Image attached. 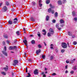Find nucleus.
Masks as SVG:
<instances>
[{
	"instance_id": "35",
	"label": "nucleus",
	"mask_w": 77,
	"mask_h": 77,
	"mask_svg": "<svg viewBox=\"0 0 77 77\" xmlns=\"http://www.w3.org/2000/svg\"><path fill=\"white\" fill-rule=\"evenodd\" d=\"M53 59V56H51L50 58V60H52V59Z\"/></svg>"
},
{
	"instance_id": "43",
	"label": "nucleus",
	"mask_w": 77,
	"mask_h": 77,
	"mask_svg": "<svg viewBox=\"0 0 77 77\" xmlns=\"http://www.w3.org/2000/svg\"><path fill=\"white\" fill-rule=\"evenodd\" d=\"M37 35L39 37H41V34L40 33L37 34Z\"/></svg>"
},
{
	"instance_id": "44",
	"label": "nucleus",
	"mask_w": 77,
	"mask_h": 77,
	"mask_svg": "<svg viewBox=\"0 0 77 77\" xmlns=\"http://www.w3.org/2000/svg\"><path fill=\"white\" fill-rule=\"evenodd\" d=\"M32 59L31 58H30L28 60V61L29 62H31V61H32Z\"/></svg>"
},
{
	"instance_id": "61",
	"label": "nucleus",
	"mask_w": 77,
	"mask_h": 77,
	"mask_svg": "<svg viewBox=\"0 0 77 77\" xmlns=\"http://www.w3.org/2000/svg\"><path fill=\"white\" fill-rule=\"evenodd\" d=\"M50 48H51V49H53V47H50Z\"/></svg>"
},
{
	"instance_id": "38",
	"label": "nucleus",
	"mask_w": 77,
	"mask_h": 77,
	"mask_svg": "<svg viewBox=\"0 0 77 77\" xmlns=\"http://www.w3.org/2000/svg\"><path fill=\"white\" fill-rule=\"evenodd\" d=\"M52 22L53 23H56V20L54 19L52 20Z\"/></svg>"
},
{
	"instance_id": "48",
	"label": "nucleus",
	"mask_w": 77,
	"mask_h": 77,
	"mask_svg": "<svg viewBox=\"0 0 77 77\" xmlns=\"http://www.w3.org/2000/svg\"><path fill=\"white\" fill-rule=\"evenodd\" d=\"M46 33H47V32H45L44 33H43V34L44 35H46Z\"/></svg>"
},
{
	"instance_id": "33",
	"label": "nucleus",
	"mask_w": 77,
	"mask_h": 77,
	"mask_svg": "<svg viewBox=\"0 0 77 77\" xmlns=\"http://www.w3.org/2000/svg\"><path fill=\"white\" fill-rule=\"evenodd\" d=\"M72 15H73V16H75V11H73L72 12Z\"/></svg>"
},
{
	"instance_id": "12",
	"label": "nucleus",
	"mask_w": 77,
	"mask_h": 77,
	"mask_svg": "<svg viewBox=\"0 0 77 77\" xmlns=\"http://www.w3.org/2000/svg\"><path fill=\"white\" fill-rule=\"evenodd\" d=\"M58 5H62V1H58Z\"/></svg>"
},
{
	"instance_id": "8",
	"label": "nucleus",
	"mask_w": 77,
	"mask_h": 77,
	"mask_svg": "<svg viewBox=\"0 0 77 77\" xmlns=\"http://www.w3.org/2000/svg\"><path fill=\"white\" fill-rule=\"evenodd\" d=\"M23 43H24L25 45L27 46V41L26 39H25L23 40Z\"/></svg>"
},
{
	"instance_id": "31",
	"label": "nucleus",
	"mask_w": 77,
	"mask_h": 77,
	"mask_svg": "<svg viewBox=\"0 0 77 77\" xmlns=\"http://www.w3.org/2000/svg\"><path fill=\"white\" fill-rule=\"evenodd\" d=\"M77 42L76 41H74L73 42V45H76V44H77Z\"/></svg>"
},
{
	"instance_id": "36",
	"label": "nucleus",
	"mask_w": 77,
	"mask_h": 77,
	"mask_svg": "<svg viewBox=\"0 0 77 77\" xmlns=\"http://www.w3.org/2000/svg\"><path fill=\"white\" fill-rule=\"evenodd\" d=\"M74 71H73V70H71V71H70V73H71V74H74Z\"/></svg>"
},
{
	"instance_id": "10",
	"label": "nucleus",
	"mask_w": 77,
	"mask_h": 77,
	"mask_svg": "<svg viewBox=\"0 0 77 77\" xmlns=\"http://www.w3.org/2000/svg\"><path fill=\"white\" fill-rule=\"evenodd\" d=\"M50 19V17L48 15L46 16V21H48Z\"/></svg>"
},
{
	"instance_id": "50",
	"label": "nucleus",
	"mask_w": 77,
	"mask_h": 77,
	"mask_svg": "<svg viewBox=\"0 0 77 77\" xmlns=\"http://www.w3.org/2000/svg\"><path fill=\"white\" fill-rule=\"evenodd\" d=\"M70 62H71V63H73V62H74V61H73V60H71L70 61Z\"/></svg>"
},
{
	"instance_id": "34",
	"label": "nucleus",
	"mask_w": 77,
	"mask_h": 77,
	"mask_svg": "<svg viewBox=\"0 0 77 77\" xmlns=\"http://www.w3.org/2000/svg\"><path fill=\"white\" fill-rule=\"evenodd\" d=\"M27 74L28 75L27 76V77H31V75H30V73H28Z\"/></svg>"
},
{
	"instance_id": "6",
	"label": "nucleus",
	"mask_w": 77,
	"mask_h": 77,
	"mask_svg": "<svg viewBox=\"0 0 77 77\" xmlns=\"http://www.w3.org/2000/svg\"><path fill=\"white\" fill-rule=\"evenodd\" d=\"M38 70L37 69H35L34 71V74L35 75H37L38 74Z\"/></svg>"
},
{
	"instance_id": "51",
	"label": "nucleus",
	"mask_w": 77,
	"mask_h": 77,
	"mask_svg": "<svg viewBox=\"0 0 77 77\" xmlns=\"http://www.w3.org/2000/svg\"><path fill=\"white\" fill-rule=\"evenodd\" d=\"M56 51L57 53L58 52V49H56Z\"/></svg>"
},
{
	"instance_id": "5",
	"label": "nucleus",
	"mask_w": 77,
	"mask_h": 77,
	"mask_svg": "<svg viewBox=\"0 0 77 77\" xmlns=\"http://www.w3.org/2000/svg\"><path fill=\"white\" fill-rule=\"evenodd\" d=\"M13 23L14 24H17L18 22V19L17 18H15L14 20Z\"/></svg>"
},
{
	"instance_id": "17",
	"label": "nucleus",
	"mask_w": 77,
	"mask_h": 77,
	"mask_svg": "<svg viewBox=\"0 0 77 77\" xmlns=\"http://www.w3.org/2000/svg\"><path fill=\"white\" fill-rule=\"evenodd\" d=\"M60 23L61 24H62L63 23H64V21L62 19H61L60 20Z\"/></svg>"
},
{
	"instance_id": "16",
	"label": "nucleus",
	"mask_w": 77,
	"mask_h": 77,
	"mask_svg": "<svg viewBox=\"0 0 77 77\" xmlns=\"http://www.w3.org/2000/svg\"><path fill=\"white\" fill-rule=\"evenodd\" d=\"M57 16H58V13L57 12H56L55 13V17L56 18H57Z\"/></svg>"
},
{
	"instance_id": "11",
	"label": "nucleus",
	"mask_w": 77,
	"mask_h": 77,
	"mask_svg": "<svg viewBox=\"0 0 77 77\" xmlns=\"http://www.w3.org/2000/svg\"><path fill=\"white\" fill-rule=\"evenodd\" d=\"M6 67H4L3 68V69H4L5 71H7L8 70V66H6Z\"/></svg>"
},
{
	"instance_id": "30",
	"label": "nucleus",
	"mask_w": 77,
	"mask_h": 77,
	"mask_svg": "<svg viewBox=\"0 0 77 77\" xmlns=\"http://www.w3.org/2000/svg\"><path fill=\"white\" fill-rule=\"evenodd\" d=\"M56 28H57V29H58V28H59V24L57 23L56 24Z\"/></svg>"
},
{
	"instance_id": "23",
	"label": "nucleus",
	"mask_w": 77,
	"mask_h": 77,
	"mask_svg": "<svg viewBox=\"0 0 77 77\" xmlns=\"http://www.w3.org/2000/svg\"><path fill=\"white\" fill-rule=\"evenodd\" d=\"M73 20L75 21L76 22H77V17H75L74 18Z\"/></svg>"
},
{
	"instance_id": "28",
	"label": "nucleus",
	"mask_w": 77,
	"mask_h": 77,
	"mask_svg": "<svg viewBox=\"0 0 77 77\" xmlns=\"http://www.w3.org/2000/svg\"><path fill=\"white\" fill-rule=\"evenodd\" d=\"M65 51V50L64 49H63L61 50V52L62 53H64Z\"/></svg>"
},
{
	"instance_id": "57",
	"label": "nucleus",
	"mask_w": 77,
	"mask_h": 77,
	"mask_svg": "<svg viewBox=\"0 0 77 77\" xmlns=\"http://www.w3.org/2000/svg\"><path fill=\"white\" fill-rule=\"evenodd\" d=\"M3 4V3H0V7L2 5V4Z\"/></svg>"
},
{
	"instance_id": "7",
	"label": "nucleus",
	"mask_w": 77,
	"mask_h": 77,
	"mask_svg": "<svg viewBox=\"0 0 77 77\" xmlns=\"http://www.w3.org/2000/svg\"><path fill=\"white\" fill-rule=\"evenodd\" d=\"M3 9L4 10V12H6V11H7V10H8V8H7L6 6H4Z\"/></svg>"
},
{
	"instance_id": "4",
	"label": "nucleus",
	"mask_w": 77,
	"mask_h": 77,
	"mask_svg": "<svg viewBox=\"0 0 77 77\" xmlns=\"http://www.w3.org/2000/svg\"><path fill=\"white\" fill-rule=\"evenodd\" d=\"M14 63L13 64V65L14 66H15L18 63V61L17 60H15L14 61Z\"/></svg>"
},
{
	"instance_id": "45",
	"label": "nucleus",
	"mask_w": 77,
	"mask_h": 77,
	"mask_svg": "<svg viewBox=\"0 0 77 77\" xmlns=\"http://www.w3.org/2000/svg\"><path fill=\"white\" fill-rule=\"evenodd\" d=\"M52 75H56V74L55 73H54L52 74Z\"/></svg>"
},
{
	"instance_id": "27",
	"label": "nucleus",
	"mask_w": 77,
	"mask_h": 77,
	"mask_svg": "<svg viewBox=\"0 0 77 77\" xmlns=\"http://www.w3.org/2000/svg\"><path fill=\"white\" fill-rule=\"evenodd\" d=\"M20 31H17L16 32V34H17V36H19L20 35Z\"/></svg>"
},
{
	"instance_id": "24",
	"label": "nucleus",
	"mask_w": 77,
	"mask_h": 77,
	"mask_svg": "<svg viewBox=\"0 0 77 77\" xmlns=\"http://www.w3.org/2000/svg\"><path fill=\"white\" fill-rule=\"evenodd\" d=\"M50 2V0H47L46 2V4L48 5V4H49V3Z\"/></svg>"
},
{
	"instance_id": "59",
	"label": "nucleus",
	"mask_w": 77,
	"mask_h": 77,
	"mask_svg": "<svg viewBox=\"0 0 77 77\" xmlns=\"http://www.w3.org/2000/svg\"><path fill=\"white\" fill-rule=\"evenodd\" d=\"M60 26L62 27H63V24L61 25Z\"/></svg>"
},
{
	"instance_id": "29",
	"label": "nucleus",
	"mask_w": 77,
	"mask_h": 77,
	"mask_svg": "<svg viewBox=\"0 0 77 77\" xmlns=\"http://www.w3.org/2000/svg\"><path fill=\"white\" fill-rule=\"evenodd\" d=\"M38 47L39 48H42V46H41V45L40 44H39L38 45Z\"/></svg>"
},
{
	"instance_id": "9",
	"label": "nucleus",
	"mask_w": 77,
	"mask_h": 77,
	"mask_svg": "<svg viewBox=\"0 0 77 77\" xmlns=\"http://www.w3.org/2000/svg\"><path fill=\"white\" fill-rule=\"evenodd\" d=\"M41 53V50L40 49H39L36 51V54L37 55H39V53Z\"/></svg>"
},
{
	"instance_id": "42",
	"label": "nucleus",
	"mask_w": 77,
	"mask_h": 77,
	"mask_svg": "<svg viewBox=\"0 0 77 77\" xmlns=\"http://www.w3.org/2000/svg\"><path fill=\"white\" fill-rule=\"evenodd\" d=\"M45 56L44 55H42V58L43 59H45Z\"/></svg>"
},
{
	"instance_id": "32",
	"label": "nucleus",
	"mask_w": 77,
	"mask_h": 77,
	"mask_svg": "<svg viewBox=\"0 0 77 77\" xmlns=\"http://www.w3.org/2000/svg\"><path fill=\"white\" fill-rule=\"evenodd\" d=\"M30 20L31 21H35V19H34L33 17H31Z\"/></svg>"
},
{
	"instance_id": "3",
	"label": "nucleus",
	"mask_w": 77,
	"mask_h": 77,
	"mask_svg": "<svg viewBox=\"0 0 77 77\" xmlns=\"http://www.w3.org/2000/svg\"><path fill=\"white\" fill-rule=\"evenodd\" d=\"M67 46L66 43L64 42H62V47H63V48H67Z\"/></svg>"
},
{
	"instance_id": "14",
	"label": "nucleus",
	"mask_w": 77,
	"mask_h": 77,
	"mask_svg": "<svg viewBox=\"0 0 77 77\" xmlns=\"http://www.w3.org/2000/svg\"><path fill=\"white\" fill-rule=\"evenodd\" d=\"M68 35L69 36H71L72 35V32L70 31H68Z\"/></svg>"
},
{
	"instance_id": "20",
	"label": "nucleus",
	"mask_w": 77,
	"mask_h": 77,
	"mask_svg": "<svg viewBox=\"0 0 77 77\" xmlns=\"http://www.w3.org/2000/svg\"><path fill=\"white\" fill-rule=\"evenodd\" d=\"M33 6H35L36 5V2H32Z\"/></svg>"
},
{
	"instance_id": "40",
	"label": "nucleus",
	"mask_w": 77,
	"mask_h": 77,
	"mask_svg": "<svg viewBox=\"0 0 77 77\" xmlns=\"http://www.w3.org/2000/svg\"><path fill=\"white\" fill-rule=\"evenodd\" d=\"M39 5L40 7H42V4L40 3L39 4Z\"/></svg>"
},
{
	"instance_id": "54",
	"label": "nucleus",
	"mask_w": 77,
	"mask_h": 77,
	"mask_svg": "<svg viewBox=\"0 0 77 77\" xmlns=\"http://www.w3.org/2000/svg\"><path fill=\"white\" fill-rule=\"evenodd\" d=\"M17 40H15L14 41V43H15L16 42H17Z\"/></svg>"
},
{
	"instance_id": "55",
	"label": "nucleus",
	"mask_w": 77,
	"mask_h": 77,
	"mask_svg": "<svg viewBox=\"0 0 77 77\" xmlns=\"http://www.w3.org/2000/svg\"><path fill=\"white\" fill-rule=\"evenodd\" d=\"M3 45H5V44H6V43H5V42H3Z\"/></svg>"
},
{
	"instance_id": "41",
	"label": "nucleus",
	"mask_w": 77,
	"mask_h": 77,
	"mask_svg": "<svg viewBox=\"0 0 77 77\" xmlns=\"http://www.w3.org/2000/svg\"><path fill=\"white\" fill-rule=\"evenodd\" d=\"M39 4L42 3V0H39L38 1Z\"/></svg>"
},
{
	"instance_id": "1",
	"label": "nucleus",
	"mask_w": 77,
	"mask_h": 77,
	"mask_svg": "<svg viewBox=\"0 0 77 77\" xmlns=\"http://www.w3.org/2000/svg\"><path fill=\"white\" fill-rule=\"evenodd\" d=\"M49 31L50 33H48L47 36L48 37H50V36H51V35H53L54 34V31L53 29L51 28H50L49 30Z\"/></svg>"
},
{
	"instance_id": "2",
	"label": "nucleus",
	"mask_w": 77,
	"mask_h": 77,
	"mask_svg": "<svg viewBox=\"0 0 77 77\" xmlns=\"http://www.w3.org/2000/svg\"><path fill=\"white\" fill-rule=\"evenodd\" d=\"M4 51H2V53L3 54H4L5 56H8V54L7 52H5L6 51V50H7V49L6 48V46H5L4 48Z\"/></svg>"
},
{
	"instance_id": "58",
	"label": "nucleus",
	"mask_w": 77,
	"mask_h": 77,
	"mask_svg": "<svg viewBox=\"0 0 77 77\" xmlns=\"http://www.w3.org/2000/svg\"><path fill=\"white\" fill-rule=\"evenodd\" d=\"M43 77H46V75H45L44 74V75H43Z\"/></svg>"
},
{
	"instance_id": "39",
	"label": "nucleus",
	"mask_w": 77,
	"mask_h": 77,
	"mask_svg": "<svg viewBox=\"0 0 77 77\" xmlns=\"http://www.w3.org/2000/svg\"><path fill=\"white\" fill-rule=\"evenodd\" d=\"M6 42L7 43V44H8L9 45V44L10 42L9 41H6Z\"/></svg>"
},
{
	"instance_id": "22",
	"label": "nucleus",
	"mask_w": 77,
	"mask_h": 77,
	"mask_svg": "<svg viewBox=\"0 0 77 77\" xmlns=\"http://www.w3.org/2000/svg\"><path fill=\"white\" fill-rule=\"evenodd\" d=\"M50 7H51L50 8L51 9V8H54V6H52V5L51 4H50L49 5Z\"/></svg>"
},
{
	"instance_id": "56",
	"label": "nucleus",
	"mask_w": 77,
	"mask_h": 77,
	"mask_svg": "<svg viewBox=\"0 0 77 77\" xmlns=\"http://www.w3.org/2000/svg\"><path fill=\"white\" fill-rule=\"evenodd\" d=\"M43 32H46V31H45V29H43Z\"/></svg>"
},
{
	"instance_id": "53",
	"label": "nucleus",
	"mask_w": 77,
	"mask_h": 77,
	"mask_svg": "<svg viewBox=\"0 0 77 77\" xmlns=\"http://www.w3.org/2000/svg\"><path fill=\"white\" fill-rule=\"evenodd\" d=\"M58 30H61V29H62L61 28H58Z\"/></svg>"
},
{
	"instance_id": "37",
	"label": "nucleus",
	"mask_w": 77,
	"mask_h": 77,
	"mask_svg": "<svg viewBox=\"0 0 77 77\" xmlns=\"http://www.w3.org/2000/svg\"><path fill=\"white\" fill-rule=\"evenodd\" d=\"M51 12L52 14H53L54 13V10H52L51 11Z\"/></svg>"
},
{
	"instance_id": "62",
	"label": "nucleus",
	"mask_w": 77,
	"mask_h": 77,
	"mask_svg": "<svg viewBox=\"0 0 77 77\" xmlns=\"http://www.w3.org/2000/svg\"><path fill=\"white\" fill-rule=\"evenodd\" d=\"M44 44L45 46H46V45H47V44H46V43L45 42H44Z\"/></svg>"
},
{
	"instance_id": "26",
	"label": "nucleus",
	"mask_w": 77,
	"mask_h": 77,
	"mask_svg": "<svg viewBox=\"0 0 77 77\" xmlns=\"http://www.w3.org/2000/svg\"><path fill=\"white\" fill-rule=\"evenodd\" d=\"M1 74H2L4 75H6V73H5L4 72H1Z\"/></svg>"
},
{
	"instance_id": "19",
	"label": "nucleus",
	"mask_w": 77,
	"mask_h": 77,
	"mask_svg": "<svg viewBox=\"0 0 77 77\" xmlns=\"http://www.w3.org/2000/svg\"><path fill=\"white\" fill-rule=\"evenodd\" d=\"M52 11V10H51V8H50L48 10V12H49V13H51Z\"/></svg>"
},
{
	"instance_id": "47",
	"label": "nucleus",
	"mask_w": 77,
	"mask_h": 77,
	"mask_svg": "<svg viewBox=\"0 0 77 77\" xmlns=\"http://www.w3.org/2000/svg\"><path fill=\"white\" fill-rule=\"evenodd\" d=\"M11 73H12V77H14V73L13 72H11Z\"/></svg>"
},
{
	"instance_id": "13",
	"label": "nucleus",
	"mask_w": 77,
	"mask_h": 77,
	"mask_svg": "<svg viewBox=\"0 0 77 77\" xmlns=\"http://www.w3.org/2000/svg\"><path fill=\"white\" fill-rule=\"evenodd\" d=\"M8 49L10 50H14V47L13 46H10L9 47Z\"/></svg>"
},
{
	"instance_id": "46",
	"label": "nucleus",
	"mask_w": 77,
	"mask_h": 77,
	"mask_svg": "<svg viewBox=\"0 0 77 77\" xmlns=\"http://www.w3.org/2000/svg\"><path fill=\"white\" fill-rule=\"evenodd\" d=\"M17 48V46H14L13 47V49L14 48V49H16V48Z\"/></svg>"
},
{
	"instance_id": "21",
	"label": "nucleus",
	"mask_w": 77,
	"mask_h": 77,
	"mask_svg": "<svg viewBox=\"0 0 77 77\" xmlns=\"http://www.w3.org/2000/svg\"><path fill=\"white\" fill-rule=\"evenodd\" d=\"M31 43L32 44H35V41L34 40H32L31 41Z\"/></svg>"
},
{
	"instance_id": "15",
	"label": "nucleus",
	"mask_w": 77,
	"mask_h": 77,
	"mask_svg": "<svg viewBox=\"0 0 77 77\" xmlns=\"http://www.w3.org/2000/svg\"><path fill=\"white\" fill-rule=\"evenodd\" d=\"M8 23L9 24L11 25L13 23V22L12 21H11V20H9L8 21Z\"/></svg>"
},
{
	"instance_id": "60",
	"label": "nucleus",
	"mask_w": 77,
	"mask_h": 77,
	"mask_svg": "<svg viewBox=\"0 0 77 77\" xmlns=\"http://www.w3.org/2000/svg\"><path fill=\"white\" fill-rule=\"evenodd\" d=\"M65 73H68V71L66 70V71L65 72Z\"/></svg>"
},
{
	"instance_id": "64",
	"label": "nucleus",
	"mask_w": 77,
	"mask_h": 77,
	"mask_svg": "<svg viewBox=\"0 0 77 77\" xmlns=\"http://www.w3.org/2000/svg\"><path fill=\"white\" fill-rule=\"evenodd\" d=\"M23 30L25 32H26V29L23 28Z\"/></svg>"
},
{
	"instance_id": "49",
	"label": "nucleus",
	"mask_w": 77,
	"mask_h": 77,
	"mask_svg": "<svg viewBox=\"0 0 77 77\" xmlns=\"http://www.w3.org/2000/svg\"><path fill=\"white\" fill-rule=\"evenodd\" d=\"M65 69H67L68 68V65H66V66H65Z\"/></svg>"
},
{
	"instance_id": "63",
	"label": "nucleus",
	"mask_w": 77,
	"mask_h": 77,
	"mask_svg": "<svg viewBox=\"0 0 77 77\" xmlns=\"http://www.w3.org/2000/svg\"><path fill=\"white\" fill-rule=\"evenodd\" d=\"M27 54V53H26V52H25L24 53V55H25V56H26V54Z\"/></svg>"
},
{
	"instance_id": "25",
	"label": "nucleus",
	"mask_w": 77,
	"mask_h": 77,
	"mask_svg": "<svg viewBox=\"0 0 77 77\" xmlns=\"http://www.w3.org/2000/svg\"><path fill=\"white\" fill-rule=\"evenodd\" d=\"M6 5L7 6H9V3L7 1L5 2Z\"/></svg>"
},
{
	"instance_id": "18",
	"label": "nucleus",
	"mask_w": 77,
	"mask_h": 77,
	"mask_svg": "<svg viewBox=\"0 0 77 77\" xmlns=\"http://www.w3.org/2000/svg\"><path fill=\"white\" fill-rule=\"evenodd\" d=\"M72 69H74V70H76V69H77V66H73L72 68Z\"/></svg>"
},
{
	"instance_id": "52",
	"label": "nucleus",
	"mask_w": 77,
	"mask_h": 77,
	"mask_svg": "<svg viewBox=\"0 0 77 77\" xmlns=\"http://www.w3.org/2000/svg\"><path fill=\"white\" fill-rule=\"evenodd\" d=\"M28 71L27 70V67L26 68V72H27Z\"/></svg>"
}]
</instances>
